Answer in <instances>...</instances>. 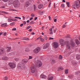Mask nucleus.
Instances as JSON below:
<instances>
[{
    "instance_id": "obj_10",
    "label": "nucleus",
    "mask_w": 80,
    "mask_h": 80,
    "mask_svg": "<svg viewBox=\"0 0 80 80\" xmlns=\"http://www.w3.org/2000/svg\"><path fill=\"white\" fill-rule=\"evenodd\" d=\"M20 65L21 66H18V68L19 69H20V68H22V67H23L24 68V67L25 66V64L23 63H21L20 64Z\"/></svg>"
},
{
    "instance_id": "obj_64",
    "label": "nucleus",
    "mask_w": 80,
    "mask_h": 80,
    "mask_svg": "<svg viewBox=\"0 0 80 80\" xmlns=\"http://www.w3.org/2000/svg\"><path fill=\"white\" fill-rule=\"evenodd\" d=\"M37 19V17H36L34 18V20H36Z\"/></svg>"
},
{
    "instance_id": "obj_40",
    "label": "nucleus",
    "mask_w": 80,
    "mask_h": 80,
    "mask_svg": "<svg viewBox=\"0 0 80 80\" xmlns=\"http://www.w3.org/2000/svg\"><path fill=\"white\" fill-rule=\"evenodd\" d=\"M55 60H54V59H52V63H55Z\"/></svg>"
},
{
    "instance_id": "obj_38",
    "label": "nucleus",
    "mask_w": 80,
    "mask_h": 80,
    "mask_svg": "<svg viewBox=\"0 0 80 80\" xmlns=\"http://www.w3.org/2000/svg\"><path fill=\"white\" fill-rule=\"evenodd\" d=\"M11 19H10L9 18H8V22H12V21H11Z\"/></svg>"
},
{
    "instance_id": "obj_37",
    "label": "nucleus",
    "mask_w": 80,
    "mask_h": 80,
    "mask_svg": "<svg viewBox=\"0 0 80 80\" xmlns=\"http://www.w3.org/2000/svg\"><path fill=\"white\" fill-rule=\"evenodd\" d=\"M59 59H62V55H59Z\"/></svg>"
},
{
    "instance_id": "obj_45",
    "label": "nucleus",
    "mask_w": 80,
    "mask_h": 80,
    "mask_svg": "<svg viewBox=\"0 0 80 80\" xmlns=\"http://www.w3.org/2000/svg\"><path fill=\"white\" fill-rule=\"evenodd\" d=\"M23 23L24 25H26V24H27V22H26V21H23Z\"/></svg>"
},
{
    "instance_id": "obj_51",
    "label": "nucleus",
    "mask_w": 80,
    "mask_h": 80,
    "mask_svg": "<svg viewBox=\"0 0 80 80\" xmlns=\"http://www.w3.org/2000/svg\"><path fill=\"white\" fill-rule=\"evenodd\" d=\"M4 79L5 80H7V79H8V78H7V77H6L5 78H4Z\"/></svg>"
},
{
    "instance_id": "obj_42",
    "label": "nucleus",
    "mask_w": 80,
    "mask_h": 80,
    "mask_svg": "<svg viewBox=\"0 0 80 80\" xmlns=\"http://www.w3.org/2000/svg\"><path fill=\"white\" fill-rule=\"evenodd\" d=\"M14 22H12L11 23H10V25H11V26H13V23Z\"/></svg>"
},
{
    "instance_id": "obj_57",
    "label": "nucleus",
    "mask_w": 80,
    "mask_h": 80,
    "mask_svg": "<svg viewBox=\"0 0 80 80\" xmlns=\"http://www.w3.org/2000/svg\"><path fill=\"white\" fill-rule=\"evenodd\" d=\"M48 18L50 20H51V17H50V16H48Z\"/></svg>"
},
{
    "instance_id": "obj_13",
    "label": "nucleus",
    "mask_w": 80,
    "mask_h": 80,
    "mask_svg": "<svg viewBox=\"0 0 80 80\" xmlns=\"http://www.w3.org/2000/svg\"><path fill=\"white\" fill-rule=\"evenodd\" d=\"M49 47V43H48L45 44V45L43 47V49H45Z\"/></svg>"
},
{
    "instance_id": "obj_62",
    "label": "nucleus",
    "mask_w": 80,
    "mask_h": 80,
    "mask_svg": "<svg viewBox=\"0 0 80 80\" xmlns=\"http://www.w3.org/2000/svg\"><path fill=\"white\" fill-rule=\"evenodd\" d=\"M33 17H31V18L29 19V20H30V21H31V20H32V19H33Z\"/></svg>"
},
{
    "instance_id": "obj_39",
    "label": "nucleus",
    "mask_w": 80,
    "mask_h": 80,
    "mask_svg": "<svg viewBox=\"0 0 80 80\" xmlns=\"http://www.w3.org/2000/svg\"><path fill=\"white\" fill-rule=\"evenodd\" d=\"M34 10L35 11L36 10V6L35 5H34Z\"/></svg>"
},
{
    "instance_id": "obj_58",
    "label": "nucleus",
    "mask_w": 80,
    "mask_h": 80,
    "mask_svg": "<svg viewBox=\"0 0 80 80\" xmlns=\"http://www.w3.org/2000/svg\"><path fill=\"white\" fill-rule=\"evenodd\" d=\"M66 27V26L65 25V24H64L63 25V28H65V27Z\"/></svg>"
},
{
    "instance_id": "obj_31",
    "label": "nucleus",
    "mask_w": 80,
    "mask_h": 80,
    "mask_svg": "<svg viewBox=\"0 0 80 80\" xmlns=\"http://www.w3.org/2000/svg\"><path fill=\"white\" fill-rule=\"evenodd\" d=\"M63 70V68L61 67H60L58 68V70Z\"/></svg>"
},
{
    "instance_id": "obj_35",
    "label": "nucleus",
    "mask_w": 80,
    "mask_h": 80,
    "mask_svg": "<svg viewBox=\"0 0 80 80\" xmlns=\"http://www.w3.org/2000/svg\"><path fill=\"white\" fill-rule=\"evenodd\" d=\"M73 75H70V76H69V77L70 78H73Z\"/></svg>"
},
{
    "instance_id": "obj_49",
    "label": "nucleus",
    "mask_w": 80,
    "mask_h": 80,
    "mask_svg": "<svg viewBox=\"0 0 80 80\" xmlns=\"http://www.w3.org/2000/svg\"><path fill=\"white\" fill-rule=\"evenodd\" d=\"M3 2H7L8 1V0H2Z\"/></svg>"
},
{
    "instance_id": "obj_7",
    "label": "nucleus",
    "mask_w": 80,
    "mask_h": 80,
    "mask_svg": "<svg viewBox=\"0 0 80 80\" xmlns=\"http://www.w3.org/2000/svg\"><path fill=\"white\" fill-rule=\"evenodd\" d=\"M53 46L54 48H58V43L57 42H55L53 43Z\"/></svg>"
},
{
    "instance_id": "obj_19",
    "label": "nucleus",
    "mask_w": 80,
    "mask_h": 80,
    "mask_svg": "<svg viewBox=\"0 0 80 80\" xmlns=\"http://www.w3.org/2000/svg\"><path fill=\"white\" fill-rule=\"evenodd\" d=\"M7 52H10V51L11 48H11V47H7Z\"/></svg>"
},
{
    "instance_id": "obj_24",
    "label": "nucleus",
    "mask_w": 80,
    "mask_h": 80,
    "mask_svg": "<svg viewBox=\"0 0 80 80\" xmlns=\"http://www.w3.org/2000/svg\"><path fill=\"white\" fill-rule=\"evenodd\" d=\"M66 3L67 4V6L68 7H70V2H66Z\"/></svg>"
},
{
    "instance_id": "obj_56",
    "label": "nucleus",
    "mask_w": 80,
    "mask_h": 80,
    "mask_svg": "<svg viewBox=\"0 0 80 80\" xmlns=\"http://www.w3.org/2000/svg\"><path fill=\"white\" fill-rule=\"evenodd\" d=\"M49 40H53V38H49Z\"/></svg>"
},
{
    "instance_id": "obj_44",
    "label": "nucleus",
    "mask_w": 80,
    "mask_h": 80,
    "mask_svg": "<svg viewBox=\"0 0 80 80\" xmlns=\"http://www.w3.org/2000/svg\"><path fill=\"white\" fill-rule=\"evenodd\" d=\"M31 28V26H28L27 28H26V29H29V28Z\"/></svg>"
},
{
    "instance_id": "obj_26",
    "label": "nucleus",
    "mask_w": 80,
    "mask_h": 80,
    "mask_svg": "<svg viewBox=\"0 0 80 80\" xmlns=\"http://www.w3.org/2000/svg\"><path fill=\"white\" fill-rule=\"evenodd\" d=\"M22 40H28L29 39L27 38H22Z\"/></svg>"
},
{
    "instance_id": "obj_25",
    "label": "nucleus",
    "mask_w": 80,
    "mask_h": 80,
    "mask_svg": "<svg viewBox=\"0 0 80 80\" xmlns=\"http://www.w3.org/2000/svg\"><path fill=\"white\" fill-rule=\"evenodd\" d=\"M76 43L77 45H78L80 44V42L78 40H76Z\"/></svg>"
},
{
    "instance_id": "obj_41",
    "label": "nucleus",
    "mask_w": 80,
    "mask_h": 80,
    "mask_svg": "<svg viewBox=\"0 0 80 80\" xmlns=\"http://www.w3.org/2000/svg\"><path fill=\"white\" fill-rule=\"evenodd\" d=\"M65 4H63L61 5V7H62V8H65Z\"/></svg>"
},
{
    "instance_id": "obj_36",
    "label": "nucleus",
    "mask_w": 80,
    "mask_h": 80,
    "mask_svg": "<svg viewBox=\"0 0 80 80\" xmlns=\"http://www.w3.org/2000/svg\"><path fill=\"white\" fill-rule=\"evenodd\" d=\"M15 61H16V62H17V61H19V58H15Z\"/></svg>"
},
{
    "instance_id": "obj_16",
    "label": "nucleus",
    "mask_w": 80,
    "mask_h": 80,
    "mask_svg": "<svg viewBox=\"0 0 80 80\" xmlns=\"http://www.w3.org/2000/svg\"><path fill=\"white\" fill-rule=\"evenodd\" d=\"M2 59L4 60H7L8 59V57L5 56L2 58Z\"/></svg>"
},
{
    "instance_id": "obj_23",
    "label": "nucleus",
    "mask_w": 80,
    "mask_h": 80,
    "mask_svg": "<svg viewBox=\"0 0 80 80\" xmlns=\"http://www.w3.org/2000/svg\"><path fill=\"white\" fill-rule=\"evenodd\" d=\"M76 58L77 60H79L80 58V55L77 54L76 56Z\"/></svg>"
},
{
    "instance_id": "obj_27",
    "label": "nucleus",
    "mask_w": 80,
    "mask_h": 80,
    "mask_svg": "<svg viewBox=\"0 0 80 80\" xmlns=\"http://www.w3.org/2000/svg\"><path fill=\"white\" fill-rule=\"evenodd\" d=\"M40 15H43V13L44 12V11H40L39 12Z\"/></svg>"
},
{
    "instance_id": "obj_61",
    "label": "nucleus",
    "mask_w": 80,
    "mask_h": 80,
    "mask_svg": "<svg viewBox=\"0 0 80 80\" xmlns=\"http://www.w3.org/2000/svg\"><path fill=\"white\" fill-rule=\"evenodd\" d=\"M31 35H35V33L34 32H32L31 33Z\"/></svg>"
},
{
    "instance_id": "obj_47",
    "label": "nucleus",
    "mask_w": 80,
    "mask_h": 80,
    "mask_svg": "<svg viewBox=\"0 0 80 80\" xmlns=\"http://www.w3.org/2000/svg\"><path fill=\"white\" fill-rule=\"evenodd\" d=\"M80 73V72H76L75 73V75H78V73Z\"/></svg>"
},
{
    "instance_id": "obj_21",
    "label": "nucleus",
    "mask_w": 80,
    "mask_h": 80,
    "mask_svg": "<svg viewBox=\"0 0 80 80\" xmlns=\"http://www.w3.org/2000/svg\"><path fill=\"white\" fill-rule=\"evenodd\" d=\"M7 23L2 24L1 25V27H5V26H7Z\"/></svg>"
},
{
    "instance_id": "obj_28",
    "label": "nucleus",
    "mask_w": 80,
    "mask_h": 80,
    "mask_svg": "<svg viewBox=\"0 0 80 80\" xmlns=\"http://www.w3.org/2000/svg\"><path fill=\"white\" fill-rule=\"evenodd\" d=\"M9 5H11V4H12V3H13V1H9Z\"/></svg>"
},
{
    "instance_id": "obj_43",
    "label": "nucleus",
    "mask_w": 80,
    "mask_h": 80,
    "mask_svg": "<svg viewBox=\"0 0 80 80\" xmlns=\"http://www.w3.org/2000/svg\"><path fill=\"white\" fill-rule=\"evenodd\" d=\"M33 23H33V21H32L29 23V24L31 25V24H33Z\"/></svg>"
},
{
    "instance_id": "obj_22",
    "label": "nucleus",
    "mask_w": 80,
    "mask_h": 80,
    "mask_svg": "<svg viewBox=\"0 0 80 80\" xmlns=\"http://www.w3.org/2000/svg\"><path fill=\"white\" fill-rule=\"evenodd\" d=\"M3 53V50L2 49H0V55H2Z\"/></svg>"
},
{
    "instance_id": "obj_34",
    "label": "nucleus",
    "mask_w": 80,
    "mask_h": 80,
    "mask_svg": "<svg viewBox=\"0 0 80 80\" xmlns=\"http://www.w3.org/2000/svg\"><path fill=\"white\" fill-rule=\"evenodd\" d=\"M57 28H56L55 29L53 30L54 32L53 33H56V32H57Z\"/></svg>"
},
{
    "instance_id": "obj_20",
    "label": "nucleus",
    "mask_w": 80,
    "mask_h": 80,
    "mask_svg": "<svg viewBox=\"0 0 80 80\" xmlns=\"http://www.w3.org/2000/svg\"><path fill=\"white\" fill-rule=\"evenodd\" d=\"M71 44L72 47H74L75 45V42L73 41H71Z\"/></svg>"
},
{
    "instance_id": "obj_60",
    "label": "nucleus",
    "mask_w": 80,
    "mask_h": 80,
    "mask_svg": "<svg viewBox=\"0 0 80 80\" xmlns=\"http://www.w3.org/2000/svg\"><path fill=\"white\" fill-rule=\"evenodd\" d=\"M29 59H32V56H29Z\"/></svg>"
},
{
    "instance_id": "obj_6",
    "label": "nucleus",
    "mask_w": 80,
    "mask_h": 80,
    "mask_svg": "<svg viewBox=\"0 0 80 80\" xmlns=\"http://www.w3.org/2000/svg\"><path fill=\"white\" fill-rule=\"evenodd\" d=\"M59 43L60 45H62L61 46H63L65 44H64V41L62 39H60L59 40Z\"/></svg>"
},
{
    "instance_id": "obj_2",
    "label": "nucleus",
    "mask_w": 80,
    "mask_h": 80,
    "mask_svg": "<svg viewBox=\"0 0 80 80\" xmlns=\"http://www.w3.org/2000/svg\"><path fill=\"white\" fill-rule=\"evenodd\" d=\"M35 64L36 67H38V68L40 67L42 65V62L38 60L36 61Z\"/></svg>"
},
{
    "instance_id": "obj_30",
    "label": "nucleus",
    "mask_w": 80,
    "mask_h": 80,
    "mask_svg": "<svg viewBox=\"0 0 80 80\" xmlns=\"http://www.w3.org/2000/svg\"><path fill=\"white\" fill-rule=\"evenodd\" d=\"M15 52H11L10 53V54H11V55H15Z\"/></svg>"
},
{
    "instance_id": "obj_54",
    "label": "nucleus",
    "mask_w": 80,
    "mask_h": 80,
    "mask_svg": "<svg viewBox=\"0 0 80 80\" xmlns=\"http://www.w3.org/2000/svg\"><path fill=\"white\" fill-rule=\"evenodd\" d=\"M29 1L30 3H32V0H29Z\"/></svg>"
},
{
    "instance_id": "obj_3",
    "label": "nucleus",
    "mask_w": 80,
    "mask_h": 80,
    "mask_svg": "<svg viewBox=\"0 0 80 80\" xmlns=\"http://www.w3.org/2000/svg\"><path fill=\"white\" fill-rule=\"evenodd\" d=\"M9 65L11 68H15V67H16L15 64L13 62H9Z\"/></svg>"
},
{
    "instance_id": "obj_9",
    "label": "nucleus",
    "mask_w": 80,
    "mask_h": 80,
    "mask_svg": "<svg viewBox=\"0 0 80 80\" xmlns=\"http://www.w3.org/2000/svg\"><path fill=\"white\" fill-rule=\"evenodd\" d=\"M30 5V3L28 1H27L26 2L24 5V7H28Z\"/></svg>"
},
{
    "instance_id": "obj_52",
    "label": "nucleus",
    "mask_w": 80,
    "mask_h": 80,
    "mask_svg": "<svg viewBox=\"0 0 80 80\" xmlns=\"http://www.w3.org/2000/svg\"><path fill=\"white\" fill-rule=\"evenodd\" d=\"M11 20H12V21H16V20H17V19H11Z\"/></svg>"
},
{
    "instance_id": "obj_1",
    "label": "nucleus",
    "mask_w": 80,
    "mask_h": 80,
    "mask_svg": "<svg viewBox=\"0 0 80 80\" xmlns=\"http://www.w3.org/2000/svg\"><path fill=\"white\" fill-rule=\"evenodd\" d=\"M13 3V5L14 7H18L20 6V2H19V1H15Z\"/></svg>"
},
{
    "instance_id": "obj_32",
    "label": "nucleus",
    "mask_w": 80,
    "mask_h": 80,
    "mask_svg": "<svg viewBox=\"0 0 80 80\" xmlns=\"http://www.w3.org/2000/svg\"><path fill=\"white\" fill-rule=\"evenodd\" d=\"M40 40L41 42H44V39L42 38H40Z\"/></svg>"
},
{
    "instance_id": "obj_50",
    "label": "nucleus",
    "mask_w": 80,
    "mask_h": 80,
    "mask_svg": "<svg viewBox=\"0 0 80 80\" xmlns=\"http://www.w3.org/2000/svg\"><path fill=\"white\" fill-rule=\"evenodd\" d=\"M3 13H5V14H8V12L3 11Z\"/></svg>"
},
{
    "instance_id": "obj_29",
    "label": "nucleus",
    "mask_w": 80,
    "mask_h": 80,
    "mask_svg": "<svg viewBox=\"0 0 80 80\" xmlns=\"http://www.w3.org/2000/svg\"><path fill=\"white\" fill-rule=\"evenodd\" d=\"M68 69H66L65 70V73H66V74H67V73H68Z\"/></svg>"
},
{
    "instance_id": "obj_5",
    "label": "nucleus",
    "mask_w": 80,
    "mask_h": 80,
    "mask_svg": "<svg viewBox=\"0 0 80 80\" xmlns=\"http://www.w3.org/2000/svg\"><path fill=\"white\" fill-rule=\"evenodd\" d=\"M80 3L77 1H75V5L76 6L77 8L78 9L80 8Z\"/></svg>"
},
{
    "instance_id": "obj_53",
    "label": "nucleus",
    "mask_w": 80,
    "mask_h": 80,
    "mask_svg": "<svg viewBox=\"0 0 80 80\" xmlns=\"http://www.w3.org/2000/svg\"><path fill=\"white\" fill-rule=\"evenodd\" d=\"M17 30V29L16 28H13L12 29V30L13 31H14V30Z\"/></svg>"
},
{
    "instance_id": "obj_17",
    "label": "nucleus",
    "mask_w": 80,
    "mask_h": 80,
    "mask_svg": "<svg viewBox=\"0 0 80 80\" xmlns=\"http://www.w3.org/2000/svg\"><path fill=\"white\" fill-rule=\"evenodd\" d=\"M38 7L39 9H41V8H43V5L40 4L39 5Z\"/></svg>"
},
{
    "instance_id": "obj_55",
    "label": "nucleus",
    "mask_w": 80,
    "mask_h": 80,
    "mask_svg": "<svg viewBox=\"0 0 80 80\" xmlns=\"http://www.w3.org/2000/svg\"><path fill=\"white\" fill-rule=\"evenodd\" d=\"M23 24H21L20 25V26L21 27H22V26H23Z\"/></svg>"
},
{
    "instance_id": "obj_48",
    "label": "nucleus",
    "mask_w": 80,
    "mask_h": 80,
    "mask_svg": "<svg viewBox=\"0 0 80 80\" xmlns=\"http://www.w3.org/2000/svg\"><path fill=\"white\" fill-rule=\"evenodd\" d=\"M44 37V38H45V39L46 40H47V36H45Z\"/></svg>"
},
{
    "instance_id": "obj_59",
    "label": "nucleus",
    "mask_w": 80,
    "mask_h": 80,
    "mask_svg": "<svg viewBox=\"0 0 80 80\" xmlns=\"http://www.w3.org/2000/svg\"><path fill=\"white\" fill-rule=\"evenodd\" d=\"M27 23H29V22H30V20H28V21H27Z\"/></svg>"
},
{
    "instance_id": "obj_12",
    "label": "nucleus",
    "mask_w": 80,
    "mask_h": 80,
    "mask_svg": "<svg viewBox=\"0 0 80 80\" xmlns=\"http://www.w3.org/2000/svg\"><path fill=\"white\" fill-rule=\"evenodd\" d=\"M40 77L41 78H45V79L47 78V76L44 75L43 74H42L41 75Z\"/></svg>"
},
{
    "instance_id": "obj_15",
    "label": "nucleus",
    "mask_w": 80,
    "mask_h": 80,
    "mask_svg": "<svg viewBox=\"0 0 80 80\" xmlns=\"http://www.w3.org/2000/svg\"><path fill=\"white\" fill-rule=\"evenodd\" d=\"M53 76H49V77L48 78V80H52L53 79Z\"/></svg>"
},
{
    "instance_id": "obj_46",
    "label": "nucleus",
    "mask_w": 80,
    "mask_h": 80,
    "mask_svg": "<svg viewBox=\"0 0 80 80\" xmlns=\"http://www.w3.org/2000/svg\"><path fill=\"white\" fill-rule=\"evenodd\" d=\"M31 17H33L35 16V15H34V14H33V13H32L31 15Z\"/></svg>"
},
{
    "instance_id": "obj_4",
    "label": "nucleus",
    "mask_w": 80,
    "mask_h": 80,
    "mask_svg": "<svg viewBox=\"0 0 80 80\" xmlns=\"http://www.w3.org/2000/svg\"><path fill=\"white\" fill-rule=\"evenodd\" d=\"M40 48L39 47H38L34 50L33 52L34 53H38L40 52Z\"/></svg>"
},
{
    "instance_id": "obj_63",
    "label": "nucleus",
    "mask_w": 80,
    "mask_h": 80,
    "mask_svg": "<svg viewBox=\"0 0 80 80\" xmlns=\"http://www.w3.org/2000/svg\"><path fill=\"white\" fill-rule=\"evenodd\" d=\"M54 22H57V19H54Z\"/></svg>"
},
{
    "instance_id": "obj_18",
    "label": "nucleus",
    "mask_w": 80,
    "mask_h": 80,
    "mask_svg": "<svg viewBox=\"0 0 80 80\" xmlns=\"http://www.w3.org/2000/svg\"><path fill=\"white\" fill-rule=\"evenodd\" d=\"M49 31H50V34L51 35L53 34V29H52V28H50L49 29Z\"/></svg>"
},
{
    "instance_id": "obj_11",
    "label": "nucleus",
    "mask_w": 80,
    "mask_h": 80,
    "mask_svg": "<svg viewBox=\"0 0 80 80\" xmlns=\"http://www.w3.org/2000/svg\"><path fill=\"white\" fill-rule=\"evenodd\" d=\"M65 45L68 47V48H70V45L68 42V41H66L65 42Z\"/></svg>"
},
{
    "instance_id": "obj_33",
    "label": "nucleus",
    "mask_w": 80,
    "mask_h": 80,
    "mask_svg": "<svg viewBox=\"0 0 80 80\" xmlns=\"http://www.w3.org/2000/svg\"><path fill=\"white\" fill-rule=\"evenodd\" d=\"M25 51L27 52H29V49L28 48H27L26 49Z\"/></svg>"
},
{
    "instance_id": "obj_14",
    "label": "nucleus",
    "mask_w": 80,
    "mask_h": 80,
    "mask_svg": "<svg viewBox=\"0 0 80 80\" xmlns=\"http://www.w3.org/2000/svg\"><path fill=\"white\" fill-rule=\"evenodd\" d=\"M28 60L26 59H24L22 60V62L25 63L28 62Z\"/></svg>"
},
{
    "instance_id": "obj_8",
    "label": "nucleus",
    "mask_w": 80,
    "mask_h": 80,
    "mask_svg": "<svg viewBox=\"0 0 80 80\" xmlns=\"http://www.w3.org/2000/svg\"><path fill=\"white\" fill-rule=\"evenodd\" d=\"M31 70L32 73H35V67L33 66L32 67H31Z\"/></svg>"
}]
</instances>
